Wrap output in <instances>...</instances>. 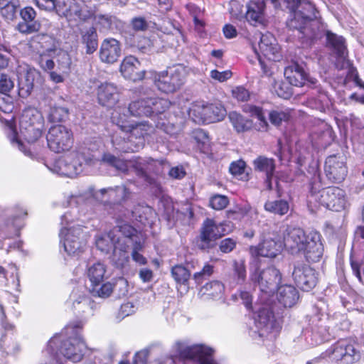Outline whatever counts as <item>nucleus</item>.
<instances>
[{
	"mask_svg": "<svg viewBox=\"0 0 364 364\" xmlns=\"http://www.w3.org/2000/svg\"><path fill=\"white\" fill-rule=\"evenodd\" d=\"M36 4L46 11L55 9L58 14L65 16L69 21H85L90 16L79 0H36Z\"/></svg>",
	"mask_w": 364,
	"mask_h": 364,
	"instance_id": "nucleus-7",
	"label": "nucleus"
},
{
	"mask_svg": "<svg viewBox=\"0 0 364 364\" xmlns=\"http://www.w3.org/2000/svg\"><path fill=\"white\" fill-rule=\"evenodd\" d=\"M325 172L331 181H343L347 174V168L342 157L335 155L328 156L325 162Z\"/></svg>",
	"mask_w": 364,
	"mask_h": 364,
	"instance_id": "nucleus-19",
	"label": "nucleus"
},
{
	"mask_svg": "<svg viewBox=\"0 0 364 364\" xmlns=\"http://www.w3.org/2000/svg\"><path fill=\"white\" fill-rule=\"evenodd\" d=\"M299 299L296 289L291 285H284L279 287L277 299L284 307H291Z\"/></svg>",
	"mask_w": 364,
	"mask_h": 364,
	"instance_id": "nucleus-29",
	"label": "nucleus"
},
{
	"mask_svg": "<svg viewBox=\"0 0 364 364\" xmlns=\"http://www.w3.org/2000/svg\"><path fill=\"white\" fill-rule=\"evenodd\" d=\"M171 275L178 284H187L191 277V272L184 266L177 264L172 267Z\"/></svg>",
	"mask_w": 364,
	"mask_h": 364,
	"instance_id": "nucleus-43",
	"label": "nucleus"
},
{
	"mask_svg": "<svg viewBox=\"0 0 364 364\" xmlns=\"http://www.w3.org/2000/svg\"><path fill=\"white\" fill-rule=\"evenodd\" d=\"M255 324L259 337H267L269 339H274L280 330L279 323L274 319L272 310L267 307H262L259 310L257 316L255 318Z\"/></svg>",
	"mask_w": 364,
	"mask_h": 364,
	"instance_id": "nucleus-14",
	"label": "nucleus"
},
{
	"mask_svg": "<svg viewBox=\"0 0 364 364\" xmlns=\"http://www.w3.org/2000/svg\"><path fill=\"white\" fill-rule=\"evenodd\" d=\"M18 7V4L0 6V11L1 15L6 20H12L16 16L17 8Z\"/></svg>",
	"mask_w": 364,
	"mask_h": 364,
	"instance_id": "nucleus-61",
	"label": "nucleus"
},
{
	"mask_svg": "<svg viewBox=\"0 0 364 364\" xmlns=\"http://www.w3.org/2000/svg\"><path fill=\"white\" fill-rule=\"evenodd\" d=\"M259 50L261 54L269 60L277 61L281 57L277 40L270 33H266L261 36Z\"/></svg>",
	"mask_w": 364,
	"mask_h": 364,
	"instance_id": "nucleus-22",
	"label": "nucleus"
},
{
	"mask_svg": "<svg viewBox=\"0 0 364 364\" xmlns=\"http://www.w3.org/2000/svg\"><path fill=\"white\" fill-rule=\"evenodd\" d=\"M128 110L134 117H151L152 110L150 108L149 98H141L132 102Z\"/></svg>",
	"mask_w": 364,
	"mask_h": 364,
	"instance_id": "nucleus-32",
	"label": "nucleus"
},
{
	"mask_svg": "<svg viewBox=\"0 0 364 364\" xmlns=\"http://www.w3.org/2000/svg\"><path fill=\"white\" fill-rule=\"evenodd\" d=\"M274 90L279 97L284 99L289 98L291 95V88L283 82H275Z\"/></svg>",
	"mask_w": 364,
	"mask_h": 364,
	"instance_id": "nucleus-59",
	"label": "nucleus"
},
{
	"mask_svg": "<svg viewBox=\"0 0 364 364\" xmlns=\"http://www.w3.org/2000/svg\"><path fill=\"white\" fill-rule=\"evenodd\" d=\"M97 95L100 105L112 107L119 101V90L114 83L104 82L98 86Z\"/></svg>",
	"mask_w": 364,
	"mask_h": 364,
	"instance_id": "nucleus-21",
	"label": "nucleus"
},
{
	"mask_svg": "<svg viewBox=\"0 0 364 364\" xmlns=\"http://www.w3.org/2000/svg\"><path fill=\"white\" fill-rule=\"evenodd\" d=\"M176 355L183 359L196 361L198 364H218L212 358L213 350L200 344L187 346L183 342H176L174 346Z\"/></svg>",
	"mask_w": 364,
	"mask_h": 364,
	"instance_id": "nucleus-12",
	"label": "nucleus"
},
{
	"mask_svg": "<svg viewBox=\"0 0 364 364\" xmlns=\"http://www.w3.org/2000/svg\"><path fill=\"white\" fill-rule=\"evenodd\" d=\"M132 26L136 31H143L148 28V23L143 17H135L132 20Z\"/></svg>",
	"mask_w": 364,
	"mask_h": 364,
	"instance_id": "nucleus-64",
	"label": "nucleus"
},
{
	"mask_svg": "<svg viewBox=\"0 0 364 364\" xmlns=\"http://www.w3.org/2000/svg\"><path fill=\"white\" fill-rule=\"evenodd\" d=\"M336 364H352L360 359L356 344L350 339H341L333 344L323 353Z\"/></svg>",
	"mask_w": 364,
	"mask_h": 364,
	"instance_id": "nucleus-9",
	"label": "nucleus"
},
{
	"mask_svg": "<svg viewBox=\"0 0 364 364\" xmlns=\"http://www.w3.org/2000/svg\"><path fill=\"white\" fill-rule=\"evenodd\" d=\"M188 115L196 123L210 124L223 120L226 115V110L220 104L196 102L189 108Z\"/></svg>",
	"mask_w": 364,
	"mask_h": 364,
	"instance_id": "nucleus-10",
	"label": "nucleus"
},
{
	"mask_svg": "<svg viewBox=\"0 0 364 364\" xmlns=\"http://www.w3.org/2000/svg\"><path fill=\"white\" fill-rule=\"evenodd\" d=\"M191 137L200 149L208 142V134L200 129H194L191 134Z\"/></svg>",
	"mask_w": 364,
	"mask_h": 364,
	"instance_id": "nucleus-53",
	"label": "nucleus"
},
{
	"mask_svg": "<svg viewBox=\"0 0 364 364\" xmlns=\"http://www.w3.org/2000/svg\"><path fill=\"white\" fill-rule=\"evenodd\" d=\"M276 4L278 0H271ZM290 11L287 26L291 30H297L299 38L311 42L326 36L327 44L339 55L345 50V41L326 29L315 6L308 0H284Z\"/></svg>",
	"mask_w": 364,
	"mask_h": 364,
	"instance_id": "nucleus-1",
	"label": "nucleus"
},
{
	"mask_svg": "<svg viewBox=\"0 0 364 364\" xmlns=\"http://www.w3.org/2000/svg\"><path fill=\"white\" fill-rule=\"evenodd\" d=\"M264 209L272 213L284 215L288 213L289 205L285 200H268L264 204Z\"/></svg>",
	"mask_w": 364,
	"mask_h": 364,
	"instance_id": "nucleus-40",
	"label": "nucleus"
},
{
	"mask_svg": "<svg viewBox=\"0 0 364 364\" xmlns=\"http://www.w3.org/2000/svg\"><path fill=\"white\" fill-rule=\"evenodd\" d=\"M229 170L235 177L242 180H247V176L245 173V162L244 161L238 160L232 162Z\"/></svg>",
	"mask_w": 364,
	"mask_h": 364,
	"instance_id": "nucleus-51",
	"label": "nucleus"
},
{
	"mask_svg": "<svg viewBox=\"0 0 364 364\" xmlns=\"http://www.w3.org/2000/svg\"><path fill=\"white\" fill-rule=\"evenodd\" d=\"M76 213L77 210L72 209L62 216L61 223L63 228L60 233V242L65 251L70 255H77L82 252L87 238L81 225H73L78 220Z\"/></svg>",
	"mask_w": 364,
	"mask_h": 364,
	"instance_id": "nucleus-5",
	"label": "nucleus"
},
{
	"mask_svg": "<svg viewBox=\"0 0 364 364\" xmlns=\"http://www.w3.org/2000/svg\"><path fill=\"white\" fill-rule=\"evenodd\" d=\"M245 12L246 20L252 25L256 26L264 22V11L265 4L263 1H251L247 6Z\"/></svg>",
	"mask_w": 364,
	"mask_h": 364,
	"instance_id": "nucleus-24",
	"label": "nucleus"
},
{
	"mask_svg": "<svg viewBox=\"0 0 364 364\" xmlns=\"http://www.w3.org/2000/svg\"><path fill=\"white\" fill-rule=\"evenodd\" d=\"M284 76L289 84L296 87H301L306 83L314 85L316 82V80L309 77L303 67L297 63L287 67L284 70Z\"/></svg>",
	"mask_w": 364,
	"mask_h": 364,
	"instance_id": "nucleus-20",
	"label": "nucleus"
},
{
	"mask_svg": "<svg viewBox=\"0 0 364 364\" xmlns=\"http://www.w3.org/2000/svg\"><path fill=\"white\" fill-rule=\"evenodd\" d=\"M48 146L54 152L68 151L73 144L72 131L63 125L52 126L46 135Z\"/></svg>",
	"mask_w": 364,
	"mask_h": 364,
	"instance_id": "nucleus-13",
	"label": "nucleus"
},
{
	"mask_svg": "<svg viewBox=\"0 0 364 364\" xmlns=\"http://www.w3.org/2000/svg\"><path fill=\"white\" fill-rule=\"evenodd\" d=\"M116 230H111L108 233L99 235L96 238V247L102 252H109L112 247L114 248L117 239L115 235Z\"/></svg>",
	"mask_w": 364,
	"mask_h": 364,
	"instance_id": "nucleus-35",
	"label": "nucleus"
},
{
	"mask_svg": "<svg viewBox=\"0 0 364 364\" xmlns=\"http://www.w3.org/2000/svg\"><path fill=\"white\" fill-rule=\"evenodd\" d=\"M228 117L234 129L238 133L247 132L253 127L251 119H246L237 112H230Z\"/></svg>",
	"mask_w": 364,
	"mask_h": 364,
	"instance_id": "nucleus-34",
	"label": "nucleus"
},
{
	"mask_svg": "<svg viewBox=\"0 0 364 364\" xmlns=\"http://www.w3.org/2000/svg\"><path fill=\"white\" fill-rule=\"evenodd\" d=\"M21 135L28 143H33L37 141L42 135L43 127H38L36 125H28L19 127Z\"/></svg>",
	"mask_w": 364,
	"mask_h": 364,
	"instance_id": "nucleus-41",
	"label": "nucleus"
},
{
	"mask_svg": "<svg viewBox=\"0 0 364 364\" xmlns=\"http://www.w3.org/2000/svg\"><path fill=\"white\" fill-rule=\"evenodd\" d=\"M39 27V23L36 22H29L24 20L17 25V29L22 33H31L38 31Z\"/></svg>",
	"mask_w": 364,
	"mask_h": 364,
	"instance_id": "nucleus-56",
	"label": "nucleus"
},
{
	"mask_svg": "<svg viewBox=\"0 0 364 364\" xmlns=\"http://www.w3.org/2000/svg\"><path fill=\"white\" fill-rule=\"evenodd\" d=\"M164 163V161L163 160H154L151 158L139 159L133 162L132 166L137 176H141L145 181H149L147 172H159V166H162Z\"/></svg>",
	"mask_w": 364,
	"mask_h": 364,
	"instance_id": "nucleus-23",
	"label": "nucleus"
},
{
	"mask_svg": "<svg viewBox=\"0 0 364 364\" xmlns=\"http://www.w3.org/2000/svg\"><path fill=\"white\" fill-rule=\"evenodd\" d=\"M215 267L209 263H205L202 269L193 274V279L197 284L210 278L214 272Z\"/></svg>",
	"mask_w": 364,
	"mask_h": 364,
	"instance_id": "nucleus-50",
	"label": "nucleus"
},
{
	"mask_svg": "<svg viewBox=\"0 0 364 364\" xmlns=\"http://www.w3.org/2000/svg\"><path fill=\"white\" fill-rule=\"evenodd\" d=\"M116 230V238L119 237L122 239L121 243H128L129 245H132L135 242H137L136 240L137 231L129 223L122 220H117V226L112 230Z\"/></svg>",
	"mask_w": 364,
	"mask_h": 364,
	"instance_id": "nucleus-27",
	"label": "nucleus"
},
{
	"mask_svg": "<svg viewBox=\"0 0 364 364\" xmlns=\"http://www.w3.org/2000/svg\"><path fill=\"white\" fill-rule=\"evenodd\" d=\"M188 70L182 65L168 68L154 75V82L157 88L165 93H172L184 83Z\"/></svg>",
	"mask_w": 364,
	"mask_h": 364,
	"instance_id": "nucleus-8",
	"label": "nucleus"
},
{
	"mask_svg": "<svg viewBox=\"0 0 364 364\" xmlns=\"http://www.w3.org/2000/svg\"><path fill=\"white\" fill-rule=\"evenodd\" d=\"M151 116L164 112L171 105V102L163 98H149Z\"/></svg>",
	"mask_w": 364,
	"mask_h": 364,
	"instance_id": "nucleus-49",
	"label": "nucleus"
},
{
	"mask_svg": "<svg viewBox=\"0 0 364 364\" xmlns=\"http://www.w3.org/2000/svg\"><path fill=\"white\" fill-rule=\"evenodd\" d=\"M321 235L316 231L306 233L299 228H289L284 237V245L291 254H302L307 261L317 262L323 255Z\"/></svg>",
	"mask_w": 364,
	"mask_h": 364,
	"instance_id": "nucleus-3",
	"label": "nucleus"
},
{
	"mask_svg": "<svg viewBox=\"0 0 364 364\" xmlns=\"http://www.w3.org/2000/svg\"><path fill=\"white\" fill-rule=\"evenodd\" d=\"M100 191L102 194L107 193L109 198L114 203H121L127 199L130 195L129 191L125 186L102 188Z\"/></svg>",
	"mask_w": 364,
	"mask_h": 364,
	"instance_id": "nucleus-37",
	"label": "nucleus"
},
{
	"mask_svg": "<svg viewBox=\"0 0 364 364\" xmlns=\"http://www.w3.org/2000/svg\"><path fill=\"white\" fill-rule=\"evenodd\" d=\"M243 9V5L237 1H230L229 11L232 18H235L237 20H242L245 18V14H244Z\"/></svg>",
	"mask_w": 364,
	"mask_h": 364,
	"instance_id": "nucleus-54",
	"label": "nucleus"
},
{
	"mask_svg": "<svg viewBox=\"0 0 364 364\" xmlns=\"http://www.w3.org/2000/svg\"><path fill=\"white\" fill-rule=\"evenodd\" d=\"M122 239L117 237L115 247L113 250L112 260L113 263L119 268H123L129 262V244L121 243Z\"/></svg>",
	"mask_w": 364,
	"mask_h": 364,
	"instance_id": "nucleus-28",
	"label": "nucleus"
},
{
	"mask_svg": "<svg viewBox=\"0 0 364 364\" xmlns=\"http://www.w3.org/2000/svg\"><path fill=\"white\" fill-rule=\"evenodd\" d=\"M250 279L257 283L261 291L269 296L274 294L281 282L282 276L279 271L274 267H269L262 271L250 274Z\"/></svg>",
	"mask_w": 364,
	"mask_h": 364,
	"instance_id": "nucleus-15",
	"label": "nucleus"
},
{
	"mask_svg": "<svg viewBox=\"0 0 364 364\" xmlns=\"http://www.w3.org/2000/svg\"><path fill=\"white\" fill-rule=\"evenodd\" d=\"M82 323L77 321L70 323L64 329L68 338L65 340L64 333L55 335L48 343L46 350L48 353L58 355L61 354L66 359L74 363L80 362L85 354L87 346L80 335Z\"/></svg>",
	"mask_w": 364,
	"mask_h": 364,
	"instance_id": "nucleus-2",
	"label": "nucleus"
},
{
	"mask_svg": "<svg viewBox=\"0 0 364 364\" xmlns=\"http://www.w3.org/2000/svg\"><path fill=\"white\" fill-rule=\"evenodd\" d=\"M152 131L153 127L146 123L130 124L122 133L124 136H120L123 140L121 141L117 136H114L112 143L119 151H137L144 146L145 136Z\"/></svg>",
	"mask_w": 364,
	"mask_h": 364,
	"instance_id": "nucleus-6",
	"label": "nucleus"
},
{
	"mask_svg": "<svg viewBox=\"0 0 364 364\" xmlns=\"http://www.w3.org/2000/svg\"><path fill=\"white\" fill-rule=\"evenodd\" d=\"M224 285L219 281H212L201 287L200 292L213 299L221 296L224 291Z\"/></svg>",
	"mask_w": 364,
	"mask_h": 364,
	"instance_id": "nucleus-39",
	"label": "nucleus"
},
{
	"mask_svg": "<svg viewBox=\"0 0 364 364\" xmlns=\"http://www.w3.org/2000/svg\"><path fill=\"white\" fill-rule=\"evenodd\" d=\"M124 109L119 107L112 113V121L118 126L122 133L126 130L130 124L127 121L128 116L124 113Z\"/></svg>",
	"mask_w": 364,
	"mask_h": 364,
	"instance_id": "nucleus-47",
	"label": "nucleus"
},
{
	"mask_svg": "<svg viewBox=\"0 0 364 364\" xmlns=\"http://www.w3.org/2000/svg\"><path fill=\"white\" fill-rule=\"evenodd\" d=\"M308 203L314 205H323L334 211L344 210L347 205L346 193L338 187L321 189V176L316 172L310 183Z\"/></svg>",
	"mask_w": 364,
	"mask_h": 364,
	"instance_id": "nucleus-4",
	"label": "nucleus"
},
{
	"mask_svg": "<svg viewBox=\"0 0 364 364\" xmlns=\"http://www.w3.org/2000/svg\"><path fill=\"white\" fill-rule=\"evenodd\" d=\"M119 72L127 80L134 82L142 80L145 76V70L141 68V63L134 55H127L121 62Z\"/></svg>",
	"mask_w": 364,
	"mask_h": 364,
	"instance_id": "nucleus-17",
	"label": "nucleus"
},
{
	"mask_svg": "<svg viewBox=\"0 0 364 364\" xmlns=\"http://www.w3.org/2000/svg\"><path fill=\"white\" fill-rule=\"evenodd\" d=\"M14 87V82L11 78L5 74L0 77V92L7 93Z\"/></svg>",
	"mask_w": 364,
	"mask_h": 364,
	"instance_id": "nucleus-63",
	"label": "nucleus"
},
{
	"mask_svg": "<svg viewBox=\"0 0 364 364\" xmlns=\"http://www.w3.org/2000/svg\"><path fill=\"white\" fill-rule=\"evenodd\" d=\"M71 159L72 158H69V154L60 157L54 161L52 166L50 167L49 168L53 173H55L59 175L66 176L67 175H70L73 172L70 171L69 168H68L67 164L71 163Z\"/></svg>",
	"mask_w": 364,
	"mask_h": 364,
	"instance_id": "nucleus-42",
	"label": "nucleus"
},
{
	"mask_svg": "<svg viewBox=\"0 0 364 364\" xmlns=\"http://www.w3.org/2000/svg\"><path fill=\"white\" fill-rule=\"evenodd\" d=\"M70 300L73 301V309L78 312H85L92 308V302L85 294L78 290L73 291L70 295Z\"/></svg>",
	"mask_w": 364,
	"mask_h": 364,
	"instance_id": "nucleus-33",
	"label": "nucleus"
},
{
	"mask_svg": "<svg viewBox=\"0 0 364 364\" xmlns=\"http://www.w3.org/2000/svg\"><path fill=\"white\" fill-rule=\"evenodd\" d=\"M105 272V266L101 262H96L88 268L87 276L94 285H98L103 281Z\"/></svg>",
	"mask_w": 364,
	"mask_h": 364,
	"instance_id": "nucleus-38",
	"label": "nucleus"
},
{
	"mask_svg": "<svg viewBox=\"0 0 364 364\" xmlns=\"http://www.w3.org/2000/svg\"><path fill=\"white\" fill-rule=\"evenodd\" d=\"M69 158H72L71 163L75 167L80 166L82 172L85 170L87 166H90L93 164V159L90 156H86L83 153L73 152L69 154Z\"/></svg>",
	"mask_w": 364,
	"mask_h": 364,
	"instance_id": "nucleus-46",
	"label": "nucleus"
},
{
	"mask_svg": "<svg viewBox=\"0 0 364 364\" xmlns=\"http://www.w3.org/2000/svg\"><path fill=\"white\" fill-rule=\"evenodd\" d=\"M142 249V245L140 242H135L133 244L132 252V259L140 265H144L147 263V259L139 252Z\"/></svg>",
	"mask_w": 364,
	"mask_h": 364,
	"instance_id": "nucleus-58",
	"label": "nucleus"
},
{
	"mask_svg": "<svg viewBox=\"0 0 364 364\" xmlns=\"http://www.w3.org/2000/svg\"><path fill=\"white\" fill-rule=\"evenodd\" d=\"M68 116V110L67 108L54 105L50 107L48 114V120L50 122H61L65 120Z\"/></svg>",
	"mask_w": 364,
	"mask_h": 364,
	"instance_id": "nucleus-45",
	"label": "nucleus"
},
{
	"mask_svg": "<svg viewBox=\"0 0 364 364\" xmlns=\"http://www.w3.org/2000/svg\"><path fill=\"white\" fill-rule=\"evenodd\" d=\"M292 277L297 287L306 291L315 287L318 282L316 271L304 264L294 266Z\"/></svg>",
	"mask_w": 364,
	"mask_h": 364,
	"instance_id": "nucleus-16",
	"label": "nucleus"
},
{
	"mask_svg": "<svg viewBox=\"0 0 364 364\" xmlns=\"http://www.w3.org/2000/svg\"><path fill=\"white\" fill-rule=\"evenodd\" d=\"M227 223H217L215 220L206 218L200 228L198 237V247L200 250H209L213 248L216 240L225 235L228 230Z\"/></svg>",
	"mask_w": 364,
	"mask_h": 364,
	"instance_id": "nucleus-11",
	"label": "nucleus"
},
{
	"mask_svg": "<svg viewBox=\"0 0 364 364\" xmlns=\"http://www.w3.org/2000/svg\"><path fill=\"white\" fill-rule=\"evenodd\" d=\"M137 49L142 53H150L154 51V43L149 38L142 37L136 45Z\"/></svg>",
	"mask_w": 364,
	"mask_h": 364,
	"instance_id": "nucleus-57",
	"label": "nucleus"
},
{
	"mask_svg": "<svg viewBox=\"0 0 364 364\" xmlns=\"http://www.w3.org/2000/svg\"><path fill=\"white\" fill-rule=\"evenodd\" d=\"M80 43L88 55L94 53L98 47V35L94 26L80 31Z\"/></svg>",
	"mask_w": 364,
	"mask_h": 364,
	"instance_id": "nucleus-26",
	"label": "nucleus"
},
{
	"mask_svg": "<svg viewBox=\"0 0 364 364\" xmlns=\"http://www.w3.org/2000/svg\"><path fill=\"white\" fill-rule=\"evenodd\" d=\"M229 203L228 198L222 195H215L210 198V206L215 210H223L228 205Z\"/></svg>",
	"mask_w": 364,
	"mask_h": 364,
	"instance_id": "nucleus-55",
	"label": "nucleus"
},
{
	"mask_svg": "<svg viewBox=\"0 0 364 364\" xmlns=\"http://www.w3.org/2000/svg\"><path fill=\"white\" fill-rule=\"evenodd\" d=\"M255 169L266 173V183L267 188L272 189L271 178L275 168L274 160L263 156H259L254 161Z\"/></svg>",
	"mask_w": 364,
	"mask_h": 364,
	"instance_id": "nucleus-31",
	"label": "nucleus"
},
{
	"mask_svg": "<svg viewBox=\"0 0 364 364\" xmlns=\"http://www.w3.org/2000/svg\"><path fill=\"white\" fill-rule=\"evenodd\" d=\"M232 72L230 70H225L223 72H220L217 70H213L210 71V75L212 79L218 81L220 82H223L232 77Z\"/></svg>",
	"mask_w": 364,
	"mask_h": 364,
	"instance_id": "nucleus-62",
	"label": "nucleus"
},
{
	"mask_svg": "<svg viewBox=\"0 0 364 364\" xmlns=\"http://www.w3.org/2000/svg\"><path fill=\"white\" fill-rule=\"evenodd\" d=\"M290 117L288 110L272 111L269 113V120L275 126H279L283 122H287Z\"/></svg>",
	"mask_w": 364,
	"mask_h": 364,
	"instance_id": "nucleus-52",
	"label": "nucleus"
},
{
	"mask_svg": "<svg viewBox=\"0 0 364 364\" xmlns=\"http://www.w3.org/2000/svg\"><path fill=\"white\" fill-rule=\"evenodd\" d=\"M282 245L280 242H277L271 238H267L259 245V247H252L250 250L257 255L266 257H274L282 250Z\"/></svg>",
	"mask_w": 364,
	"mask_h": 364,
	"instance_id": "nucleus-25",
	"label": "nucleus"
},
{
	"mask_svg": "<svg viewBox=\"0 0 364 364\" xmlns=\"http://www.w3.org/2000/svg\"><path fill=\"white\" fill-rule=\"evenodd\" d=\"M18 77L21 82H25L27 89L32 88L35 79L39 75L38 72L33 68L26 65L19 66L18 70Z\"/></svg>",
	"mask_w": 364,
	"mask_h": 364,
	"instance_id": "nucleus-36",
	"label": "nucleus"
},
{
	"mask_svg": "<svg viewBox=\"0 0 364 364\" xmlns=\"http://www.w3.org/2000/svg\"><path fill=\"white\" fill-rule=\"evenodd\" d=\"M237 241L232 238H225L220 241L219 249L223 253L232 252L236 247Z\"/></svg>",
	"mask_w": 364,
	"mask_h": 364,
	"instance_id": "nucleus-60",
	"label": "nucleus"
},
{
	"mask_svg": "<svg viewBox=\"0 0 364 364\" xmlns=\"http://www.w3.org/2000/svg\"><path fill=\"white\" fill-rule=\"evenodd\" d=\"M121 43L113 38H105L100 48L99 57L100 60L107 64L116 63L122 55Z\"/></svg>",
	"mask_w": 364,
	"mask_h": 364,
	"instance_id": "nucleus-18",
	"label": "nucleus"
},
{
	"mask_svg": "<svg viewBox=\"0 0 364 364\" xmlns=\"http://www.w3.org/2000/svg\"><path fill=\"white\" fill-rule=\"evenodd\" d=\"M36 125L43 127L44 119L42 114L35 108H27L23 110L19 122V127Z\"/></svg>",
	"mask_w": 364,
	"mask_h": 364,
	"instance_id": "nucleus-30",
	"label": "nucleus"
},
{
	"mask_svg": "<svg viewBox=\"0 0 364 364\" xmlns=\"http://www.w3.org/2000/svg\"><path fill=\"white\" fill-rule=\"evenodd\" d=\"M82 8H85L90 14V18L93 17V23L95 25L100 27V29H108L110 28L112 24L114 21V18L112 16L107 14H92L83 5V4L80 3ZM89 19V18H87Z\"/></svg>",
	"mask_w": 364,
	"mask_h": 364,
	"instance_id": "nucleus-44",
	"label": "nucleus"
},
{
	"mask_svg": "<svg viewBox=\"0 0 364 364\" xmlns=\"http://www.w3.org/2000/svg\"><path fill=\"white\" fill-rule=\"evenodd\" d=\"M233 278L237 284H242L246 279V267L243 260H234L232 262Z\"/></svg>",
	"mask_w": 364,
	"mask_h": 364,
	"instance_id": "nucleus-48",
	"label": "nucleus"
}]
</instances>
